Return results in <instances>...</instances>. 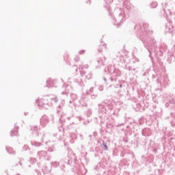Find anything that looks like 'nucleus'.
I'll use <instances>...</instances> for the list:
<instances>
[{"instance_id": "1", "label": "nucleus", "mask_w": 175, "mask_h": 175, "mask_svg": "<svg viewBox=\"0 0 175 175\" xmlns=\"http://www.w3.org/2000/svg\"><path fill=\"white\" fill-rule=\"evenodd\" d=\"M103 146H104L105 150H107V145L105 144V143H103Z\"/></svg>"}, {"instance_id": "2", "label": "nucleus", "mask_w": 175, "mask_h": 175, "mask_svg": "<svg viewBox=\"0 0 175 175\" xmlns=\"http://www.w3.org/2000/svg\"><path fill=\"white\" fill-rule=\"evenodd\" d=\"M12 136H14V134H13V131L11 133Z\"/></svg>"}, {"instance_id": "3", "label": "nucleus", "mask_w": 175, "mask_h": 175, "mask_svg": "<svg viewBox=\"0 0 175 175\" xmlns=\"http://www.w3.org/2000/svg\"><path fill=\"white\" fill-rule=\"evenodd\" d=\"M120 88L122 87V85H120Z\"/></svg>"}]
</instances>
